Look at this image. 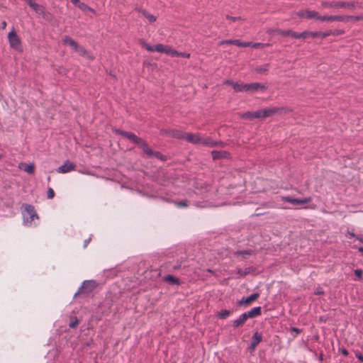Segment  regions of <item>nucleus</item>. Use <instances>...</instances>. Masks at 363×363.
<instances>
[{
  "label": "nucleus",
  "instance_id": "nucleus-16",
  "mask_svg": "<svg viewBox=\"0 0 363 363\" xmlns=\"http://www.w3.org/2000/svg\"><path fill=\"white\" fill-rule=\"evenodd\" d=\"M224 84L232 86L234 90L237 92H242L244 89L243 83L234 82L233 81L230 79L225 80L224 82Z\"/></svg>",
  "mask_w": 363,
  "mask_h": 363
},
{
  "label": "nucleus",
  "instance_id": "nucleus-37",
  "mask_svg": "<svg viewBox=\"0 0 363 363\" xmlns=\"http://www.w3.org/2000/svg\"><path fill=\"white\" fill-rule=\"evenodd\" d=\"M79 324V320L76 316L71 317L69 326L71 328H75Z\"/></svg>",
  "mask_w": 363,
  "mask_h": 363
},
{
  "label": "nucleus",
  "instance_id": "nucleus-28",
  "mask_svg": "<svg viewBox=\"0 0 363 363\" xmlns=\"http://www.w3.org/2000/svg\"><path fill=\"white\" fill-rule=\"evenodd\" d=\"M213 140H212L211 138L210 137H207V138H201V143L200 144H202L204 146H206V147H214V145L215 143H213Z\"/></svg>",
  "mask_w": 363,
  "mask_h": 363
},
{
  "label": "nucleus",
  "instance_id": "nucleus-17",
  "mask_svg": "<svg viewBox=\"0 0 363 363\" xmlns=\"http://www.w3.org/2000/svg\"><path fill=\"white\" fill-rule=\"evenodd\" d=\"M244 119L253 120L255 118H262L261 113L259 110L254 112L247 111L244 113L242 116Z\"/></svg>",
  "mask_w": 363,
  "mask_h": 363
},
{
  "label": "nucleus",
  "instance_id": "nucleus-26",
  "mask_svg": "<svg viewBox=\"0 0 363 363\" xmlns=\"http://www.w3.org/2000/svg\"><path fill=\"white\" fill-rule=\"evenodd\" d=\"M163 280L167 281L171 285H178L180 283L178 278L170 274L164 277Z\"/></svg>",
  "mask_w": 363,
  "mask_h": 363
},
{
  "label": "nucleus",
  "instance_id": "nucleus-15",
  "mask_svg": "<svg viewBox=\"0 0 363 363\" xmlns=\"http://www.w3.org/2000/svg\"><path fill=\"white\" fill-rule=\"evenodd\" d=\"M212 158L213 160H217L220 159H227L230 157V153L227 151H218V150H213L211 152Z\"/></svg>",
  "mask_w": 363,
  "mask_h": 363
},
{
  "label": "nucleus",
  "instance_id": "nucleus-41",
  "mask_svg": "<svg viewBox=\"0 0 363 363\" xmlns=\"http://www.w3.org/2000/svg\"><path fill=\"white\" fill-rule=\"evenodd\" d=\"M269 45L268 43L267 44H263V43H251V45L250 47H252L254 48H264L266 46H269Z\"/></svg>",
  "mask_w": 363,
  "mask_h": 363
},
{
  "label": "nucleus",
  "instance_id": "nucleus-52",
  "mask_svg": "<svg viewBox=\"0 0 363 363\" xmlns=\"http://www.w3.org/2000/svg\"><path fill=\"white\" fill-rule=\"evenodd\" d=\"M341 353L345 356H347L349 354L348 351L345 348L341 350Z\"/></svg>",
  "mask_w": 363,
  "mask_h": 363
},
{
  "label": "nucleus",
  "instance_id": "nucleus-18",
  "mask_svg": "<svg viewBox=\"0 0 363 363\" xmlns=\"http://www.w3.org/2000/svg\"><path fill=\"white\" fill-rule=\"evenodd\" d=\"M259 297V294L258 293H254L247 298H242L240 301L239 303L240 305H248L251 302L257 300Z\"/></svg>",
  "mask_w": 363,
  "mask_h": 363
},
{
  "label": "nucleus",
  "instance_id": "nucleus-9",
  "mask_svg": "<svg viewBox=\"0 0 363 363\" xmlns=\"http://www.w3.org/2000/svg\"><path fill=\"white\" fill-rule=\"evenodd\" d=\"M8 38L10 46L15 50H20L21 48V40L14 30L9 33Z\"/></svg>",
  "mask_w": 363,
  "mask_h": 363
},
{
  "label": "nucleus",
  "instance_id": "nucleus-44",
  "mask_svg": "<svg viewBox=\"0 0 363 363\" xmlns=\"http://www.w3.org/2000/svg\"><path fill=\"white\" fill-rule=\"evenodd\" d=\"M225 18H226V19L230 20V21H231L233 22H235L236 21L243 20L240 16L234 17V16H229V15H226Z\"/></svg>",
  "mask_w": 363,
  "mask_h": 363
},
{
  "label": "nucleus",
  "instance_id": "nucleus-61",
  "mask_svg": "<svg viewBox=\"0 0 363 363\" xmlns=\"http://www.w3.org/2000/svg\"><path fill=\"white\" fill-rule=\"evenodd\" d=\"M179 267H180V265H179V266L177 265V266L174 267V269H179Z\"/></svg>",
  "mask_w": 363,
  "mask_h": 363
},
{
  "label": "nucleus",
  "instance_id": "nucleus-2",
  "mask_svg": "<svg viewBox=\"0 0 363 363\" xmlns=\"http://www.w3.org/2000/svg\"><path fill=\"white\" fill-rule=\"evenodd\" d=\"M323 8H334V9H347L349 10L362 9L363 3L358 1H323L321 3Z\"/></svg>",
  "mask_w": 363,
  "mask_h": 363
},
{
  "label": "nucleus",
  "instance_id": "nucleus-46",
  "mask_svg": "<svg viewBox=\"0 0 363 363\" xmlns=\"http://www.w3.org/2000/svg\"><path fill=\"white\" fill-rule=\"evenodd\" d=\"M213 143H215L214 147H223L225 146V143L224 142L221 141V140H218V141L214 140Z\"/></svg>",
  "mask_w": 363,
  "mask_h": 363
},
{
  "label": "nucleus",
  "instance_id": "nucleus-36",
  "mask_svg": "<svg viewBox=\"0 0 363 363\" xmlns=\"http://www.w3.org/2000/svg\"><path fill=\"white\" fill-rule=\"evenodd\" d=\"M269 69V65L266 64L264 65L259 66L255 68V71L258 73H265Z\"/></svg>",
  "mask_w": 363,
  "mask_h": 363
},
{
  "label": "nucleus",
  "instance_id": "nucleus-7",
  "mask_svg": "<svg viewBox=\"0 0 363 363\" xmlns=\"http://www.w3.org/2000/svg\"><path fill=\"white\" fill-rule=\"evenodd\" d=\"M267 89V86L261 83L254 82L250 84H244L243 91L249 93H255L259 90L262 91Z\"/></svg>",
  "mask_w": 363,
  "mask_h": 363
},
{
  "label": "nucleus",
  "instance_id": "nucleus-1",
  "mask_svg": "<svg viewBox=\"0 0 363 363\" xmlns=\"http://www.w3.org/2000/svg\"><path fill=\"white\" fill-rule=\"evenodd\" d=\"M116 133L120 135L136 144L143 153L150 158H157L161 161H166L167 157L158 151H154L143 138L138 137L132 132L122 130H116Z\"/></svg>",
  "mask_w": 363,
  "mask_h": 363
},
{
  "label": "nucleus",
  "instance_id": "nucleus-38",
  "mask_svg": "<svg viewBox=\"0 0 363 363\" xmlns=\"http://www.w3.org/2000/svg\"><path fill=\"white\" fill-rule=\"evenodd\" d=\"M174 204L179 208H184L189 206V201L186 199L179 201H174Z\"/></svg>",
  "mask_w": 363,
  "mask_h": 363
},
{
  "label": "nucleus",
  "instance_id": "nucleus-23",
  "mask_svg": "<svg viewBox=\"0 0 363 363\" xmlns=\"http://www.w3.org/2000/svg\"><path fill=\"white\" fill-rule=\"evenodd\" d=\"M75 52H78L80 56L86 57L90 60L94 59V57L84 47L79 45L76 48Z\"/></svg>",
  "mask_w": 363,
  "mask_h": 363
},
{
  "label": "nucleus",
  "instance_id": "nucleus-39",
  "mask_svg": "<svg viewBox=\"0 0 363 363\" xmlns=\"http://www.w3.org/2000/svg\"><path fill=\"white\" fill-rule=\"evenodd\" d=\"M235 45L240 48H247L251 45L250 42H242L240 40H235Z\"/></svg>",
  "mask_w": 363,
  "mask_h": 363
},
{
  "label": "nucleus",
  "instance_id": "nucleus-25",
  "mask_svg": "<svg viewBox=\"0 0 363 363\" xmlns=\"http://www.w3.org/2000/svg\"><path fill=\"white\" fill-rule=\"evenodd\" d=\"M62 41L65 44H68L74 51L79 45V44L74 40L69 38V36H65Z\"/></svg>",
  "mask_w": 363,
  "mask_h": 363
},
{
  "label": "nucleus",
  "instance_id": "nucleus-42",
  "mask_svg": "<svg viewBox=\"0 0 363 363\" xmlns=\"http://www.w3.org/2000/svg\"><path fill=\"white\" fill-rule=\"evenodd\" d=\"M354 274L359 280H361L362 278L363 270L361 269H357L354 270Z\"/></svg>",
  "mask_w": 363,
  "mask_h": 363
},
{
  "label": "nucleus",
  "instance_id": "nucleus-14",
  "mask_svg": "<svg viewBox=\"0 0 363 363\" xmlns=\"http://www.w3.org/2000/svg\"><path fill=\"white\" fill-rule=\"evenodd\" d=\"M75 167L76 165L74 163L67 160L64 164L58 167L57 171L59 173L65 174L74 170Z\"/></svg>",
  "mask_w": 363,
  "mask_h": 363
},
{
  "label": "nucleus",
  "instance_id": "nucleus-27",
  "mask_svg": "<svg viewBox=\"0 0 363 363\" xmlns=\"http://www.w3.org/2000/svg\"><path fill=\"white\" fill-rule=\"evenodd\" d=\"M32 9H33L36 13H40L43 15V18H46L47 15H50L49 13H45L44 11V8L37 3H35L34 5H33V7H31Z\"/></svg>",
  "mask_w": 363,
  "mask_h": 363
},
{
  "label": "nucleus",
  "instance_id": "nucleus-53",
  "mask_svg": "<svg viewBox=\"0 0 363 363\" xmlns=\"http://www.w3.org/2000/svg\"><path fill=\"white\" fill-rule=\"evenodd\" d=\"M178 56H182V57H189L190 54H186V53H185V52H183V53H182V52H181V53H179V55H178Z\"/></svg>",
  "mask_w": 363,
  "mask_h": 363
},
{
  "label": "nucleus",
  "instance_id": "nucleus-8",
  "mask_svg": "<svg viewBox=\"0 0 363 363\" xmlns=\"http://www.w3.org/2000/svg\"><path fill=\"white\" fill-rule=\"evenodd\" d=\"M345 33L344 30L340 29H335V30H329L325 32H320V31H314L313 34H312V38H318L320 37L321 38H325L330 35L337 36L340 35H342Z\"/></svg>",
  "mask_w": 363,
  "mask_h": 363
},
{
  "label": "nucleus",
  "instance_id": "nucleus-29",
  "mask_svg": "<svg viewBox=\"0 0 363 363\" xmlns=\"http://www.w3.org/2000/svg\"><path fill=\"white\" fill-rule=\"evenodd\" d=\"M139 12H140L150 23H154L157 20L156 16L149 13L145 9H139Z\"/></svg>",
  "mask_w": 363,
  "mask_h": 363
},
{
  "label": "nucleus",
  "instance_id": "nucleus-12",
  "mask_svg": "<svg viewBox=\"0 0 363 363\" xmlns=\"http://www.w3.org/2000/svg\"><path fill=\"white\" fill-rule=\"evenodd\" d=\"M281 108H280L274 107V108H266L264 109H260L259 111L261 113L262 118H264L272 116L279 113V111H281Z\"/></svg>",
  "mask_w": 363,
  "mask_h": 363
},
{
  "label": "nucleus",
  "instance_id": "nucleus-40",
  "mask_svg": "<svg viewBox=\"0 0 363 363\" xmlns=\"http://www.w3.org/2000/svg\"><path fill=\"white\" fill-rule=\"evenodd\" d=\"M24 171L29 173V174H33L35 172V167L34 164H26V167L24 168Z\"/></svg>",
  "mask_w": 363,
  "mask_h": 363
},
{
  "label": "nucleus",
  "instance_id": "nucleus-56",
  "mask_svg": "<svg viewBox=\"0 0 363 363\" xmlns=\"http://www.w3.org/2000/svg\"><path fill=\"white\" fill-rule=\"evenodd\" d=\"M347 233H348V235H349L350 236L353 237V238H357V235L356 234H354V233H352V232H348Z\"/></svg>",
  "mask_w": 363,
  "mask_h": 363
},
{
  "label": "nucleus",
  "instance_id": "nucleus-21",
  "mask_svg": "<svg viewBox=\"0 0 363 363\" xmlns=\"http://www.w3.org/2000/svg\"><path fill=\"white\" fill-rule=\"evenodd\" d=\"M312 34H313V31L305 30L301 33H298V32L294 31V33H292V38H296V39H299V38L306 39L307 38L312 37Z\"/></svg>",
  "mask_w": 363,
  "mask_h": 363
},
{
  "label": "nucleus",
  "instance_id": "nucleus-63",
  "mask_svg": "<svg viewBox=\"0 0 363 363\" xmlns=\"http://www.w3.org/2000/svg\"><path fill=\"white\" fill-rule=\"evenodd\" d=\"M25 1H26L27 0H25Z\"/></svg>",
  "mask_w": 363,
  "mask_h": 363
},
{
  "label": "nucleus",
  "instance_id": "nucleus-33",
  "mask_svg": "<svg viewBox=\"0 0 363 363\" xmlns=\"http://www.w3.org/2000/svg\"><path fill=\"white\" fill-rule=\"evenodd\" d=\"M274 32L278 35H281L283 36L290 35L291 37H292V33H294V31L291 30H281V29H277V30H274Z\"/></svg>",
  "mask_w": 363,
  "mask_h": 363
},
{
  "label": "nucleus",
  "instance_id": "nucleus-5",
  "mask_svg": "<svg viewBox=\"0 0 363 363\" xmlns=\"http://www.w3.org/2000/svg\"><path fill=\"white\" fill-rule=\"evenodd\" d=\"M22 207L23 208V222L27 225H31L35 218H39L35 208L33 206L28 203H23Z\"/></svg>",
  "mask_w": 363,
  "mask_h": 363
},
{
  "label": "nucleus",
  "instance_id": "nucleus-20",
  "mask_svg": "<svg viewBox=\"0 0 363 363\" xmlns=\"http://www.w3.org/2000/svg\"><path fill=\"white\" fill-rule=\"evenodd\" d=\"M247 320V318L246 316V314L244 313L242 315H240L238 319L233 321V327L234 328H240L244 325Z\"/></svg>",
  "mask_w": 363,
  "mask_h": 363
},
{
  "label": "nucleus",
  "instance_id": "nucleus-51",
  "mask_svg": "<svg viewBox=\"0 0 363 363\" xmlns=\"http://www.w3.org/2000/svg\"><path fill=\"white\" fill-rule=\"evenodd\" d=\"M91 239V238H88V239H86V240H85L84 241V248H85V247H86V246H87V245L89 243V242H90Z\"/></svg>",
  "mask_w": 363,
  "mask_h": 363
},
{
  "label": "nucleus",
  "instance_id": "nucleus-32",
  "mask_svg": "<svg viewBox=\"0 0 363 363\" xmlns=\"http://www.w3.org/2000/svg\"><path fill=\"white\" fill-rule=\"evenodd\" d=\"M363 20V15L361 16H343V21L348 22L350 21H359Z\"/></svg>",
  "mask_w": 363,
  "mask_h": 363
},
{
  "label": "nucleus",
  "instance_id": "nucleus-30",
  "mask_svg": "<svg viewBox=\"0 0 363 363\" xmlns=\"http://www.w3.org/2000/svg\"><path fill=\"white\" fill-rule=\"evenodd\" d=\"M254 267H247L245 268V269H238L237 270V274L240 276V277H245V275L250 274V272H253L254 271Z\"/></svg>",
  "mask_w": 363,
  "mask_h": 363
},
{
  "label": "nucleus",
  "instance_id": "nucleus-11",
  "mask_svg": "<svg viewBox=\"0 0 363 363\" xmlns=\"http://www.w3.org/2000/svg\"><path fill=\"white\" fill-rule=\"evenodd\" d=\"M282 201L289 202L293 205H302L311 202L312 199L311 197L304 199H294L291 196H284L282 197Z\"/></svg>",
  "mask_w": 363,
  "mask_h": 363
},
{
  "label": "nucleus",
  "instance_id": "nucleus-3",
  "mask_svg": "<svg viewBox=\"0 0 363 363\" xmlns=\"http://www.w3.org/2000/svg\"><path fill=\"white\" fill-rule=\"evenodd\" d=\"M140 45L143 46V48H145L147 50L150 52H158L162 53H166L168 55H170L172 57L178 56L179 52L172 49L171 47L167 45H164L162 44H157L155 46L150 45L147 44L144 40L140 39L139 40Z\"/></svg>",
  "mask_w": 363,
  "mask_h": 363
},
{
  "label": "nucleus",
  "instance_id": "nucleus-54",
  "mask_svg": "<svg viewBox=\"0 0 363 363\" xmlns=\"http://www.w3.org/2000/svg\"><path fill=\"white\" fill-rule=\"evenodd\" d=\"M71 1L76 6H77L78 4L80 3V1L79 0H71Z\"/></svg>",
  "mask_w": 363,
  "mask_h": 363
},
{
  "label": "nucleus",
  "instance_id": "nucleus-49",
  "mask_svg": "<svg viewBox=\"0 0 363 363\" xmlns=\"http://www.w3.org/2000/svg\"><path fill=\"white\" fill-rule=\"evenodd\" d=\"M257 346V345H256L255 343H252V342H250V345L249 346V350L252 352V351H254L255 350Z\"/></svg>",
  "mask_w": 363,
  "mask_h": 363
},
{
  "label": "nucleus",
  "instance_id": "nucleus-22",
  "mask_svg": "<svg viewBox=\"0 0 363 363\" xmlns=\"http://www.w3.org/2000/svg\"><path fill=\"white\" fill-rule=\"evenodd\" d=\"M255 251L251 249L245 250H238L234 252L235 256H241L243 259L247 258V257L255 255Z\"/></svg>",
  "mask_w": 363,
  "mask_h": 363
},
{
  "label": "nucleus",
  "instance_id": "nucleus-4",
  "mask_svg": "<svg viewBox=\"0 0 363 363\" xmlns=\"http://www.w3.org/2000/svg\"><path fill=\"white\" fill-rule=\"evenodd\" d=\"M98 286V283L96 281L91 279V280H85L83 281L82 286L78 289L77 292L74 294V298H77L79 295L82 296H89L91 294Z\"/></svg>",
  "mask_w": 363,
  "mask_h": 363
},
{
  "label": "nucleus",
  "instance_id": "nucleus-62",
  "mask_svg": "<svg viewBox=\"0 0 363 363\" xmlns=\"http://www.w3.org/2000/svg\"><path fill=\"white\" fill-rule=\"evenodd\" d=\"M47 180H48V182L50 181V176L48 177Z\"/></svg>",
  "mask_w": 363,
  "mask_h": 363
},
{
  "label": "nucleus",
  "instance_id": "nucleus-48",
  "mask_svg": "<svg viewBox=\"0 0 363 363\" xmlns=\"http://www.w3.org/2000/svg\"><path fill=\"white\" fill-rule=\"evenodd\" d=\"M356 357L361 362H363V355L358 351L355 352Z\"/></svg>",
  "mask_w": 363,
  "mask_h": 363
},
{
  "label": "nucleus",
  "instance_id": "nucleus-55",
  "mask_svg": "<svg viewBox=\"0 0 363 363\" xmlns=\"http://www.w3.org/2000/svg\"><path fill=\"white\" fill-rule=\"evenodd\" d=\"M323 290H317L315 292V294L316 295H321V294H323Z\"/></svg>",
  "mask_w": 363,
  "mask_h": 363
},
{
  "label": "nucleus",
  "instance_id": "nucleus-43",
  "mask_svg": "<svg viewBox=\"0 0 363 363\" xmlns=\"http://www.w3.org/2000/svg\"><path fill=\"white\" fill-rule=\"evenodd\" d=\"M55 196V192L54 190L52 188H48V192H47V197L48 199H52Z\"/></svg>",
  "mask_w": 363,
  "mask_h": 363
},
{
  "label": "nucleus",
  "instance_id": "nucleus-34",
  "mask_svg": "<svg viewBox=\"0 0 363 363\" xmlns=\"http://www.w3.org/2000/svg\"><path fill=\"white\" fill-rule=\"evenodd\" d=\"M77 7L79 9H80L82 11H91V13H95L96 11L94 9H91V7H89L87 4H86L85 3H83V2H80Z\"/></svg>",
  "mask_w": 363,
  "mask_h": 363
},
{
  "label": "nucleus",
  "instance_id": "nucleus-50",
  "mask_svg": "<svg viewBox=\"0 0 363 363\" xmlns=\"http://www.w3.org/2000/svg\"><path fill=\"white\" fill-rule=\"evenodd\" d=\"M27 4L29 5V6L31 8L33 7V5H34L35 4V2L34 1V0H27L26 1Z\"/></svg>",
  "mask_w": 363,
  "mask_h": 363
},
{
  "label": "nucleus",
  "instance_id": "nucleus-24",
  "mask_svg": "<svg viewBox=\"0 0 363 363\" xmlns=\"http://www.w3.org/2000/svg\"><path fill=\"white\" fill-rule=\"evenodd\" d=\"M320 21H343V16H323L320 18Z\"/></svg>",
  "mask_w": 363,
  "mask_h": 363
},
{
  "label": "nucleus",
  "instance_id": "nucleus-57",
  "mask_svg": "<svg viewBox=\"0 0 363 363\" xmlns=\"http://www.w3.org/2000/svg\"><path fill=\"white\" fill-rule=\"evenodd\" d=\"M357 239L359 240L363 244V238L361 236H357Z\"/></svg>",
  "mask_w": 363,
  "mask_h": 363
},
{
  "label": "nucleus",
  "instance_id": "nucleus-47",
  "mask_svg": "<svg viewBox=\"0 0 363 363\" xmlns=\"http://www.w3.org/2000/svg\"><path fill=\"white\" fill-rule=\"evenodd\" d=\"M220 44H231V45H235V40H222L220 42Z\"/></svg>",
  "mask_w": 363,
  "mask_h": 363
},
{
  "label": "nucleus",
  "instance_id": "nucleus-31",
  "mask_svg": "<svg viewBox=\"0 0 363 363\" xmlns=\"http://www.w3.org/2000/svg\"><path fill=\"white\" fill-rule=\"evenodd\" d=\"M262 334L259 333L258 332H255L251 337V342L255 343L257 345L260 342H262Z\"/></svg>",
  "mask_w": 363,
  "mask_h": 363
},
{
  "label": "nucleus",
  "instance_id": "nucleus-19",
  "mask_svg": "<svg viewBox=\"0 0 363 363\" xmlns=\"http://www.w3.org/2000/svg\"><path fill=\"white\" fill-rule=\"evenodd\" d=\"M247 318H255L262 314V308L260 306L255 307L251 310L245 313Z\"/></svg>",
  "mask_w": 363,
  "mask_h": 363
},
{
  "label": "nucleus",
  "instance_id": "nucleus-6",
  "mask_svg": "<svg viewBox=\"0 0 363 363\" xmlns=\"http://www.w3.org/2000/svg\"><path fill=\"white\" fill-rule=\"evenodd\" d=\"M160 133L163 135L179 140H184L185 135V132L177 129H162Z\"/></svg>",
  "mask_w": 363,
  "mask_h": 363
},
{
  "label": "nucleus",
  "instance_id": "nucleus-35",
  "mask_svg": "<svg viewBox=\"0 0 363 363\" xmlns=\"http://www.w3.org/2000/svg\"><path fill=\"white\" fill-rule=\"evenodd\" d=\"M231 314V311L229 310H222L218 313L217 317L220 319H225Z\"/></svg>",
  "mask_w": 363,
  "mask_h": 363
},
{
  "label": "nucleus",
  "instance_id": "nucleus-13",
  "mask_svg": "<svg viewBox=\"0 0 363 363\" xmlns=\"http://www.w3.org/2000/svg\"><path fill=\"white\" fill-rule=\"evenodd\" d=\"M201 136L199 133L194 134V133H185L184 139L189 143H191L194 145H198L201 143Z\"/></svg>",
  "mask_w": 363,
  "mask_h": 363
},
{
  "label": "nucleus",
  "instance_id": "nucleus-60",
  "mask_svg": "<svg viewBox=\"0 0 363 363\" xmlns=\"http://www.w3.org/2000/svg\"><path fill=\"white\" fill-rule=\"evenodd\" d=\"M207 271H208V272H210V273H212V274H213V273H214V271H213V270H212V269H207Z\"/></svg>",
  "mask_w": 363,
  "mask_h": 363
},
{
  "label": "nucleus",
  "instance_id": "nucleus-59",
  "mask_svg": "<svg viewBox=\"0 0 363 363\" xmlns=\"http://www.w3.org/2000/svg\"><path fill=\"white\" fill-rule=\"evenodd\" d=\"M358 251L360 252H363V247H359L358 248Z\"/></svg>",
  "mask_w": 363,
  "mask_h": 363
},
{
  "label": "nucleus",
  "instance_id": "nucleus-58",
  "mask_svg": "<svg viewBox=\"0 0 363 363\" xmlns=\"http://www.w3.org/2000/svg\"><path fill=\"white\" fill-rule=\"evenodd\" d=\"M1 24H2V28L4 29L6 27V22L3 21Z\"/></svg>",
  "mask_w": 363,
  "mask_h": 363
},
{
  "label": "nucleus",
  "instance_id": "nucleus-45",
  "mask_svg": "<svg viewBox=\"0 0 363 363\" xmlns=\"http://www.w3.org/2000/svg\"><path fill=\"white\" fill-rule=\"evenodd\" d=\"M290 330H291V333H295V334H292V335L294 337H296L298 334L301 333V330H300L298 328H294V327L291 328Z\"/></svg>",
  "mask_w": 363,
  "mask_h": 363
},
{
  "label": "nucleus",
  "instance_id": "nucleus-10",
  "mask_svg": "<svg viewBox=\"0 0 363 363\" xmlns=\"http://www.w3.org/2000/svg\"><path fill=\"white\" fill-rule=\"evenodd\" d=\"M297 16L300 18H305L307 19L315 18L320 21L321 16L317 11L310 10H301L297 12Z\"/></svg>",
  "mask_w": 363,
  "mask_h": 363
}]
</instances>
